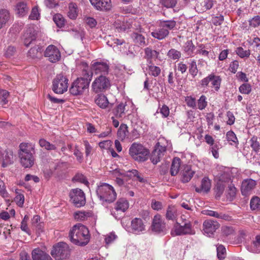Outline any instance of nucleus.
I'll list each match as a JSON object with an SVG mask.
<instances>
[{
	"mask_svg": "<svg viewBox=\"0 0 260 260\" xmlns=\"http://www.w3.org/2000/svg\"><path fill=\"white\" fill-rule=\"evenodd\" d=\"M249 25L252 27H256L260 25V16L256 15L249 20Z\"/></svg>",
	"mask_w": 260,
	"mask_h": 260,
	"instance_id": "nucleus-63",
	"label": "nucleus"
},
{
	"mask_svg": "<svg viewBox=\"0 0 260 260\" xmlns=\"http://www.w3.org/2000/svg\"><path fill=\"white\" fill-rule=\"evenodd\" d=\"M9 18V13L6 10H0V28H2Z\"/></svg>",
	"mask_w": 260,
	"mask_h": 260,
	"instance_id": "nucleus-40",
	"label": "nucleus"
},
{
	"mask_svg": "<svg viewBox=\"0 0 260 260\" xmlns=\"http://www.w3.org/2000/svg\"><path fill=\"white\" fill-rule=\"evenodd\" d=\"M19 157L20 165L25 169L32 168L35 164V154L19 156Z\"/></svg>",
	"mask_w": 260,
	"mask_h": 260,
	"instance_id": "nucleus-20",
	"label": "nucleus"
},
{
	"mask_svg": "<svg viewBox=\"0 0 260 260\" xmlns=\"http://www.w3.org/2000/svg\"><path fill=\"white\" fill-rule=\"evenodd\" d=\"M19 156L35 154V145L30 143L23 142L19 145Z\"/></svg>",
	"mask_w": 260,
	"mask_h": 260,
	"instance_id": "nucleus-18",
	"label": "nucleus"
},
{
	"mask_svg": "<svg viewBox=\"0 0 260 260\" xmlns=\"http://www.w3.org/2000/svg\"><path fill=\"white\" fill-rule=\"evenodd\" d=\"M81 75L82 77L79 78H83L86 80L89 79L90 82L91 81L93 73L89 70L88 67L86 64H85L84 68L82 70Z\"/></svg>",
	"mask_w": 260,
	"mask_h": 260,
	"instance_id": "nucleus-50",
	"label": "nucleus"
},
{
	"mask_svg": "<svg viewBox=\"0 0 260 260\" xmlns=\"http://www.w3.org/2000/svg\"><path fill=\"white\" fill-rule=\"evenodd\" d=\"M211 181L208 177H204L201 181V184L200 187H196V191L197 192H208L211 188Z\"/></svg>",
	"mask_w": 260,
	"mask_h": 260,
	"instance_id": "nucleus-26",
	"label": "nucleus"
},
{
	"mask_svg": "<svg viewBox=\"0 0 260 260\" xmlns=\"http://www.w3.org/2000/svg\"><path fill=\"white\" fill-rule=\"evenodd\" d=\"M31 255L33 260H53L48 253L39 248L34 249Z\"/></svg>",
	"mask_w": 260,
	"mask_h": 260,
	"instance_id": "nucleus-23",
	"label": "nucleus"
},
{
	"mask_svg": "<svg viewBox=\"0 0 260 260\" xmlns=\"http://www.w3.org/2000/svg\"><path fill=\"white\" fill-rule=\"evenodd\" d=\"M68 15L72 19H74L77 17V8L75 4H70L69 6V11L68 12Z\"/></svg>",
	"mask_w": 260,
	"mask_h": 260,
	"instance_id": "nucleus-47",
	"label": "nucleus"
},
{
	"mask_svg": "<svg viewBox=\"0 0 260 260\" xmlns=\"http://www.w3.org/2000/svg\"><path fill=\"white\" fill-rule=\"evenodd\" d=\"M166 218L168 220H173L176 217V209L172 206H169L167 210Z\"/></svg>",
	"mask_w": 260,
	"mask_h": 260,
	"instance_id": "nucleus-41",
	"label": "nucleus"
},
{
	"mask_svg": "<svg viewBox=\"0 0 260 260\" xmlns=\"http://www.w3.org/2000/svg\"><path fill=\"white\" fill-rule=\"evenodd\" d=\"M55 260H65L70 256V249L64 242H59L53 246L50 252Z\"/></svg>",
	"mask_w": 260,
	"mask_h": 260,
	"instance_id": "nucleus-4",
	"label": "nucleus"
},
{
	"mask_svg": "<svg viewBox=\"0 0 260 260\" xmlns=\"http://www.w3.org/2000/svg\"><path fill=\"white\" fill-rule=\"evenodd\" d=\"M39 144L41 147L44 148L47 150H55L56 149V147L54 145L51 144L44 139H41L39 141Z\"/></svg>",
	"mask_w": 260,
	"mask_h": 260,
	"instance_id": "nucleus-39",
	"label": "nucleus"
},
{
	"mask_svg": "<svg viewBox=\"0 0 260 260\" xmlns=\"http://www.w3.org/2000/svg\"><path fill=\"white\" fill-rule=\"evenodd\" d=\"M237 189L232 184L229 185L228 188L226 191V197L230 200H233L235 197Z\"/></svg>",
	"mask_w": 260,
	"mask_h": 260,
	"instance_id": "nucleus-48",
	"label": "nucleus"
},
{
	"mask_svg": "<svg viewBox=\"0 0 260 260\" xmlns=\"http://www.w3.org/2000/svg\"><path fill=\"white\" fill-rule=\"evenodd\" d=\"M131 38L136 44L139 46H144L146 45L145 38L142 34L139 32H134L131 34Z\"/></svg>",
	"mask_w": 260,
	"mask_h": 260,
	"instance_id": "nucleus-28",
	"label": "nucleus"
},
{
	"mask_svg": "<svg viewBox=\"0 0 260 260\" xmlns=\"http://www.w3.org/2000/svg\"><path fill=\"white\" fill-rule=\"evenodd\" d=\"M129 207V203L128 201L124 198L118 199L115 204L114 209L111 210V214L114 216L115 211L124 212Z\"/></svg>",
	"mask_w": 260,
	"mask_h": 260,
	"instance_id": "nucleus-21",
	"label": "nucleus"
},
{
	"mask_svg": "<svg viewBox=\"0 0 260 260\" xmlns=\"http://www.w3.org/2000/svg\"><path fill=\"white\" fill-rule=\"evenodd\" d=\"M203 225V231L209 236L210 235H212L219 227L218 222L212 219L205 220Z\"/></svg>",
	"mask_w": 260,
	"mask_h": 260,
	"instance_id": "nucleus-16",
	"label": "nucleus"
},
{
	"mask_svg": "<svg viewBox=\"0 0 260 260\" xmlns=\"http://www.w3.org/2000/svg\"><path fill=\"white\" fill-rule=\"evenodd\" d=\"M53 20L57 27L61 28L64 25V19L62 15L56 14L53 17Z\"/></svg>",
	"mask_w": 260,
	"mask_h": 260,
	"instance_id": "nucleus-46",
	"label": "nucleus"
},
{
	"mask_svg": "<svg viewBox=\"0 0 260 260\" xmlns=\"http://www.w3.org/2000/svg\"><path fill=\"white\" fill-rule=\"evenodd\" d=\"M68 79L62 74L57 75L52 82V90L57 94H62L68 88Z\"/></svg>",
	"mask_w": 260,
	"mask_h": 260,
	"instance_id": "nucleus-7",
	"label": "nucleus"
},
{
	"mask_svg": "<svg viewBox=\"0 0 260 260\" xmlns=\"http://www.w3.org/2000/svg\"><path fill=\"white\" fill-rule=\"evenodd\" d=\"M149 150L139 143H133L129 149V154L135 160L139 162L146 161L149 155Z\"/></svg>",
	"mask_w": 260,
	"mask_h": 260,
	"instance_id": "nucleus-3",
	"label": "nucleus"
},
{
	"mask_svg": "<svg viewBox=\"0 0 260 260\" xmlns=\"http://www.w3.org/2000/svg\"><path fill=\"white\" fill-rule=\"evenodd\" d=\"M239 91L242 94H249L251 90V87L250 84L244 83L239 88Z\"/></svg>",
	"mask_w": 260,
	"mask_h": 260,
	"instance_id": "nucleus-60",
	"label": "nucleus"
},
{
	"mask_svg": "<svg viewBox=\"0 0 260 260\" xmlns=\"http://www.w3.org/2000/svg\"><path fill=\"white\" fill-rule=\"evenodd\" d=\"M42 50L41 46L36 45L29 49L28 52V55L32 59L38 58Z\"/></svg>",
	"mask_w": 260,
	"mask_h": 260,
	"instance_id": "nucleus-33",
	"label": "nucleus"
},
{
	"mask_svg": "<svg viewBox=\"0 0 260 260\" xmlns=\"http://www.w3.org/2000/svg\"><path fill=\"white\" fill-rule=\"evenodd\" d=\"M126 105V103H120L114 107L113 113L116 118L119 119L125 117Z\"/></svg>",
	"mask_w": 260,
	"mask_h": 260,
	"instance_id": "nucleus-24",
	"label": "nucleus"
},
{
	"mask_svg": "<svg viewBox=\"0 0 260 260\" xmlns=\"http://www.w3.org/2000/svg\"><path fill=\"white\" fill-rule=\"evenodd\" d=\"M231 181V174L229 173H223L219 176L218 182L221 183H229Z\"/></svg>",
	"mask_w": 260,
	"mask_h": 260,
	"instance_id": "nucleus-59",
	"label": "nucleus"
},
{
	"mask_svg": "<svg viewBox=\"0 0 260 260\" xmlns=\"http://www.w3.org/2000/svg\"><path fill=\"white\" fill-rule=\"evenodd\" d=\"M13 162V155L11 152H7L4 158L2 166L6 167Z\"/></svg>",
	"mask_w": 260,
	"mask_h": 260,
	"instance_id": "nucleus-55",
	"label": "nucleus"
},
{
	"mask_svg": "<svg viewBox=\"0 0 260 260\" xmlns=\"http://www.w3.org/2000/svg\"><path fill=\"white\" fill-rule=\"evenodd\" d=\"M160 144L159 142L156 143L150 156V159L154 165L160 161V158L164 156L166 151V147L162 146Z\"/></svg>",
	"mask_w": 260,
	"mask_h": 260,
	"instance_id": "nucleus-12",
	"label": "nucleus"
},
{
	"mask_svg": "<svg viewBox=\"0 0 260 260\" xmlns=\"http://www.w3.org/2000/svg\"><path fill=\"white\" fill-rule=\"evenodd\" d=\"M196 47L193 45L192 41H187L183 46V51L187 55L192 56L193 54L194 50H195Z\"/></svg>",
	"mask_w": 260,
	"mask_h": 260,
	"instance_id": "nucleus-32",
	"label": "nucleus"
},
{
	"mask_svg": "<svg viewBox=\"0 0 260 260\" xmlns=\"http://www.w3.org/2000/svg\"><path fill=\"white\" fill-rule=\"evenodd\" d=\"M40 13L38 6H35L32 8L30 14L29 16V19L31 20H38L40 17Z\"/></svg>",
	"mask_w": 260,
	"mask_h": 260,
	"instance_id": "nucleus-58",
	"label": "nucleus"
},
{
	"mask_svg": "<svg viewBox=\"0 0 260 260\" xmlns=\"http://www.w3.org/2000/svg\"><path fill=\"white\" fill-rule=\"evenodd\" d=\"M69 196L72 203L76 207L80 208L85 205V194L81 189H72L70 192Z\"/></svg>",
	"mask_w": 260,
	"mask_h": 260,
	"instance_id": "nucleus-8",
	"label": "nucleus"
},
{
	"mask_svg": "<svg viewBox=\"0 0 260 260\" xmlns=\"http://www.w3.org/2000/svg\"><path fill=\"white\" fill-rule=\"evenodd\" d=\"M212 87L214 88L216 91H218L220 88L221 82V79L218 76H215L214 74H211V81Z\"/></svg>",
	"mask_w": 260,
	"mask_h": 260,
	"instance_id": "nucleus-36",
	"label": "nucleus"
},
{
	"mask_svg": "<svg viewBox=\"0 0 260 260\" xmlns=\"http://www.w3.org/2000/svg\"><path fill=\"white\" fill-rule=\"evenodd\" d=\"M28 219V216L27 215H25L22 221H21L20 229L22 231L25 232L28 235H30L31 233L27 224Z\"/></svg>",
	"mask_w": 260,
	"mask_h": 260,
	"instance_id": "nucleus-53",
	"label": "nucleus"
},
{
	"mask_svg": "<svg viewBox=\"0 0 260 260\" xmlns=\"http://www.w3.org/2000/svg\"><path fill=\"white\" fill-rule=\"evenodd\" d=\"M91 68L95 74L106 76L109 73L110 66L106 62L96 61L92 63Z\"/></svg>",
	"mask_w": 260,
	"mask_h": 260,
	"instance_id": "nucleus-14",
	"label": "nucleus"
},
{
	"mask_svg": "<svg viewBox=\"0 0 260 260\" xmlns=\"http://www.w3.org/2000/svg\"><path fill=\"white\" fill-rule=\"evenodd\" d=\"M225 185L221 183L220 182H217L214 188V192L215 193V198L218 199L220 198L224 192Z\"/></svg>",
	"mask_w": 260,
	"mask_h": 260,
	"instance_id": "nucleus-38",
	"label": "nucleus"
},
{
	"mask_svg": "<svg viewBox=\"0 0 260 260\" xmlns=\"http://www.w3.org/2000/svg\"><path fill=\"white\" fill-rule=\"evenodd\" d=\"M181 223L177 222L174 225V232L176 235H193L195 231L192 228L189 221L184 219V221Z\"/></svg>",
	"mask_w": 260,
	"mask_h": 260,
	"instance_id": "nucleus-9",
	"label": "nucleus"
},
{
	"mask_svg": "<svg viewBox=\"0 0 260 260\" xmlns=\"http://www.w3.org/2000/svg\"><path fill=\"white\" fill-rule=\"evenodd\" d=\"M29 11L27 0H23L17 2V15L19 17H23L26 15Z\"/></svg>",
	"mask_w": 260,
	"mask_h": 260,
	"instance_id": "nucleus-25",
	"label": "nucleus"
},
{
	"mask_svg": "<svg viewBox=\"0 0 260 260\" xmlns=\"http://www.w3.org/2000/svg\"><path fill=\"white\" fill-rule=\"evenodd\" d=\"M217 255L219 259L222 260L225 258L226 250L225 247L219 245L217 247Z\"/></svg>",
	"mask_w": 260,
	"mask_h": 260,
	"instance_id": "nucleus-56",
	"label": "nucleus"
},
{
	"mask_svg": "<svg viewBox=\"0 0 260 260\" xmlns=\"http://www.w3.org/2000/svg\"><path fill=\"white\" fill-rule=\"evenodd\" d=\"M181 161L180 158L177 157L173 159L170 169V173L172 176H176L178 173L180 168Z\"/></svg>",
	"mask_w": 260,
	"mask_h": 260,
	"instance_id": "nucleus-29",
	"label": "nucleus"
},
{
	"mask_svg": "<svg viewBox=\"0 0 260 260\" xmlns=\"http://www.w3.org/2000/svg\"><path fill=\"white\" fill-rule=\"evenodd\" d=\"M89 1L98 10L108 11L112 7L111 0H89Z\"/></svg>",
	"mask_w": 260,
	"mask_h": 260,
	"instance_id": "nucleus-17",
	"label": "nucleus"
},
{
	"mask_svg": "<svg viewBox=\"0 0 260 260\" xmlns=\"http://www.w3.org/2000/svg\"><path fill=\"white\" fill-rule=\"evenodd\" d=\"M195 171L192 170L190 166H183V169L181 171V181L183 183L189 182L192 178Z\"/></svg>",
	"mask_w": 260,
	"mask_h": 260,
	"instance_id": "nucleus-22",
	"label": "nucleus"
},
{
	"mask_svg": "<svg viewBox=\"0 0 260 260\" xmlns=\"http://www.w3.org/2000/svg\"><path fill=\"white\" fill-rule=\"evenodd\" d=\"M44 56L52 63H55L61 58V54L59 49L53 45H50L46 48Z\"/></svg>",
	"mask_w": 260,
	"mask_h": 260,
	"instance_id": "nucleus-11",
	"label": "nucleus"
},
{
	"mask_svg": "<svg viewBox=\"0 0 260 260\" xmlns=\"http://www.w3.org/2000/svg\"><path fill=\"white\" fill-rule=\"evenodd\" d=\"M9 95V92L7 90H0V103L2 106H4L8 103Z\"/></svg>",
	"mask_w": 260,
	"mask_h": 260,
	"instance_id": "nucleus-51",
	"label": "nucleus"
},
{
	"mask_svg": "<svg viewBox=\"0 0 260 260\" xmlns=\"http://www.w3.org/2000/svg\"><path fill=\"white\" fill-rule=\"evenodd\" d=\"M226 138L227 141L230 142V144L237 147L239 142L235 134L233 131L228 132L226 134Z\"/></svg>",
	"mask_w": 260,
	"mask_h": 260,
	"instance_id": "nucleus-35",
	"label": "nucleus"
},
{
	"mask_svg": "<svg viewBox=\"0 0 260 260\" xmlns=\"http://www.w3.org/2000/svg\"><path fill=\"white\" fill-rule=\"evenodd\" d=\"M127 126L125 124H121L119 129L118 131V136L119 139L123 140L128 135Z\"/></svg>",
	"mask_w": 260,
	"mask_h": 260,
	"instance_id": "nucleus-43",
	"label": "nucleus"
},
{
	"mask_svg": "<svg viewBox=\"0 0 260 260\" xmlns=\"http://www.w3.org/2000/svg\"><path fill=\"white\" fill-rule=\"evenodd\" d=\"M145 56L144 58H146L147 61L151 63V60L157 58L159 53L156 50H152L149 47H147L145 49Z\"/></svg>",
	"mask_w": 260,
	"mask_h": 260,
	"instance_id": "nucleus-31",
	"label": "nucleus"
},
{
	"mask_svg": "<svg viewBox=\"0 0 260 260\" xmlns=\"http://www.w3.org/2000/svg\"><path fill=\"white\" fill-rule=\"evenodd\" d=\"M236 53L240 57H249L250 54L249 50H244L243 48L240 47L237 48Z\"/></svg>",
	"mask_w": 260,
	"mask_h": 260,
	"instance_id": "nucleus-62",
	"label": "nucleus"
},
{
	"mask_svg": "<svg viewBox=\"0 0 260 260\" xmlns=\"http://www.w3.org/2000/svg\"><path fill=\"white\" fill-rule=\"evenodd\" d=\"M90 80L83 78H77L71 85L69 89L70 92L73 95H80L88 89Z\"/></svg>",
	"mask_w": 260,
	"mask_h": 260,
	"instance_id": "nucleus-6",
	"label": "nucleus"
},
{
	"mask_svg": "<svg viewBox=\"0 0 260 260\" xmlns=\"http://www.w3.org/2000/svg\"><path fill=\"white\" fill-rule=\"evenodd\" d=\"M167 55L169 58L176 60L181 57V53L175 49H171L168 52Z\"/></svg>",
	"mask_w": 260,
	"mask_h": 260,
	"instance_id": "nucleus-52",
	"label": "nucleus"
},
{
	"mask_svg": "<svg viewBox=\"0 0 260 260\" xmlns=\"http://www.w3.org/2000/svg\"><path fill=\"white\" fill-rule=\"evenodd\" d=\"M114 26L118 32L125 31L129 27L128 24L119 20L115 21Z\"/></svg>",
	"mask_w": 260,
	"mask_h": 260,
	"instance_id": "nucleus-42",
	"label": "nucleus"
},
{
	"mask_svg": "<svg viewBox=\"0 0 260 260\" xmlns=\"http://www.w3.org/2000/svg\"><path fill=\"white\" fill-rule=\"evenodd\" d=\"M111 86L110 80L106 76L100 75L96 77L91 84V90L95 93L104 92Z\"/></svg>",
	"mask_w": 260,
	"mask_h": 260,
	"instance_id": "nucleus-5",
	"label": "nucleus"
},
{
	"mask_svg": "<svg viewBox=\"0 0 260 260\" xmlns=\"http://www.w3.org/2000/svg\"><path fill=\"white\" fill-rule=\"evenodd\" d=\"M73 180L80 182L85 184L86 185H87L89 183L86 177L83 174L80 173L77 174L74 177Z\"/></svg>",
	"mask_w": 260,
	"mask_h": 260,
	"instance_id": "nucleus-61",
	"label": "nucleus"
},
{
	"mask_svg": "<svg viewBox=\"0 0 260 260\" xmlns=\"http://www.w3.org/2000/svg\"><path fill=\"white\" fill-rule=\"evenodd\" d=\"M131 229L133 233L139 234L145 230V225L141 218H135L131 221Z\"/></svg>",
	"mask_w": 260,
	"mask_h": 260,
	"instance_id": "nucleus-19",
	"label": "nucleus"
},
{
	"mask_svg": "<svg viewBox=\"0 0 260 260\" xmlns=\"http://www.w3.org/2000/svg\"><path fill=\"white\" fill-rule=\"evenodd\" d=\"M176 25V22L173 20H160L159 26L167 28L169 31L173 29Z\"/></svg>",
	"mask_w": 260,
	"mask_h": 260,
	"instance_id": "nucleus-34",
	"label": "nucleus"
},
{
	"mask_svg": "<svg viewBox=\"0 0 260 260\" xmlns=\"http://www.w3.org/2000/svg\"><path fill=\"white\" fill-rule=\"evenodd\" d=\"M185 101L187 106L195 108L196 107V99L192 96H187L185 98Z\"/></svg>",
	"mask_w": 260,
	"mask_h": 260,
	"instance_id": "nucleus-64",
	"label": "nucleus"
},
{
	"mask_svg": "<svg viewBox=\"0 0 260 260\" xmlns=\"http://www.w3.org/2000/svg\"><path fill=\"white\" fill-rule=\"evenodd\" d=\"M166 223L160 215L154 216L151 225L152 231L156 233L164 232L166 230Z\"/></svg>",
	"mask_w": 260,
	"mask_h": 260,
	"instance_id": "nucleus-15",
	"label": "nucleus"
},
{
	"mask_svg": "<svg viewBox=\"0 0 260 260\" xmlns=\"http://www.w3.org/2000/svg\"><path fill=\"white\" fill-rule=\"evenodd\" d=\"M189 72L193 77H194L197 75L198 70L197 66L196 61L195 60H192L190 62L189 64Z\"/></svg>",
	"mask_w": 260,
	"mask_h": 260,
	"instance_id": "nucleus-57",
	"label": "nucleus"
},
{
	"mask_svg": "<svg viewBox=\"0 0 260 260\" xmlns=\"http://www.w3.org/2000/svg\"><path fill=\"white\" fill-rule=\"evenodd\" d=\"M69 237L73 243L79 246H85L88 243L90 236L88 229L85 225L79 223L72 228Z\"/></svg>",
	"mask_w": 260,
	"mask_h": 260,
	"instance_id": "nucleus-1",
	"label": "nucleus"
},
{
	"mask_svg": "<svg viewBox=\"0 0 260 260\" xmlns=\"http://www.w3.org/2000/svg\"><path fill=\"white\" fill-rule=\"evenodd\" d=\"M256 184L255 180L250 178L243 180L241 187V191L242 195L248 196L251 194Z\"/></svg>",
	"mask_w": 260,
	"mask_h": 260,
	"instance_id": "nucleus-13",
	"label": "nucleus"
},
{
	"mask_svg": "<svg viewBox=\"0 0 260 260\" xmlns=\"http://www.w3.org/2000/svg\"><path fill=\"white\" fill-rule=\"evenodd\" d=\"M37 31L33 25L28 26L22 37V41L24 45L28 47L36 41Z\"/></svg>",
	"mask_w": 260,
	"mask_h": 260,
	"instance_id": "nucleus-10",
	"label": "nucleus"
},
{
	"mask_svg": "<svg viewBox=\"0 0 260 260\" xmlns=\"http://www.w3.org/2000/svg\"><path fill=\"white\" fill-rule=\"evenodd\" d=\"M198 108L199 109L202 110L204 109L207 106V98L205 95H202L197 102Z\"/></svg>",
	"mask_w": 260,
	"mask_h": 260,
	"instance_id": "nucleus-54",
	"label": "nucleus"
},
{
	"mask_svg": "<svg viewBox=\"0 0 260 260\" xmlns=\"http://www.w3.org/2000/svg\"><path fill=\"white\" fill-rule=\"evenodd\" d=\"M169 34V31L167 28L159 26V28L156 29L151 32L153 37L158 40H162L166 38Z\"/></svg>",
	"mask_w": 260,
	"mask_h": 260,
	"instance_id": "nucleus-27",
	"label": "nucleus"
},
{
	"mask_svg": "<svg viewBox=\"0 0 260 260\" xmlns=\"http://www.w3.org/2000/svg\"><path fill=\"white\" fill-rule=\"evenodd\" d=\"M91 214L89 212L78 211L75 213L74 217L76 219L84 221L87 219V217H90Z\"/></svg>",
	"mask_w": 260,
	"mask_h": 260,
	"instance_id": "nucleus-44",
	"label": "nucleus"
},
{
	"mask_svg": "<svg viewBox=\"0 0 260 260\" xmlns=\"http://www.w3.org/2000/svg\"><path fill=\"white\" fill-rule=\"evenodd\" d=\"M148 73L153 77H157L160 74L161 70L159 67L154 64L148 65Z\"/></svg>",
	"mask_w": 260,
	"mask_h": 260,
	"instance_id": "nucleus-37",
	"label": "nucleus"
},
{
	"mask_svg": "<svg viewBox=\"0 0 260 260\" xmlns=\"http://www.w3.org/2000/svg\"><path fill=\"white\" fill-rule=\"evenodd\" d=\"M95 103L101 108L105 109L108 107L109 102L107 97L103 94H98L95 99Z\"/></svg>",
	"mask_w": 260,
	"mask_h": 260,
	"instance_id": "nucleus-30",
	"label": "nucleus"
},
{
	"mask_svg": "<svg viewBox=\"0 0 260 260\" xmlns=\"http://www.w3.org/2000/svg\"><path fill=\"white\" fill-rule=\"evenodd\" d=\"M96 193L101 201L109 203L113 202L117 196L113 187L106 183H102L98 186Z\"/></svg>",
	"mask_w": 260,
	"mask_h": 260,
	"instance_id": "nucleus-2",
	"label": "nucleus"
},
{
	"mask_svg": "<svg viewBox=\"0 0 260 260\" xmlns=\"http://www.w3.org/2000/svg\"><path fill=\"white\" fill-rule=\"evenodd\" d=\"M250 206L253 210L260 209V198L257 196L252 197L250 200Z\"/></svg>",
	"mask_w": 260,
	"mask_h": 260,
	"instance_id": "nucleus-49",
	"label": "nucleus"
},
{
	"mask_svg": "<svg viewBox=\"0 0 260 260\" xmlns=\"http://www.w3.org/2000/svg\"><path fill=\"white\" fill-rule=\"evenodd\" d=\"M250 145L253 151L257 153L260 149V144L257 141V138L256 136H253L249 141Z\"/></svg>",
	"mask_w": 260,
	"mask_h": 260,
	"instance_id": "nucleus-45",
	"label": "nucleus"
}]
</instances>
